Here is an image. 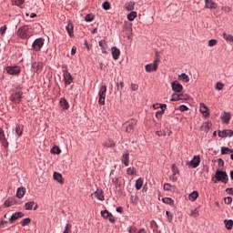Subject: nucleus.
I'll return each instance as SVG.
<instances>
[{
	"instance_id": "nucleus-8",
	"label": "nucleus",
	"mask_w": 233,
	"mask_h": 233,
	"mask_svg": "<svg viewBox=\"0 0 233 233\" xmlns=\"http://www.w3.org/2000/svg\"><path fill=\"white\" fill-rule=\"evenodd\" d=\"M21 99H23V91H16L10 96V101L13 103H21Z\"/></svg>"
},
{
	"instance_id": "nucleus-14",
	"label": "nucleus",
	"mask_w": 233,
	"mask_h": 233,
	"mask_svg": "<svg viewBox=\"0 0 233 233\" xmlns=\"http://www.w3.org/2000/svg\"><path fill=\"white\" fill-rule=\"evenodd\" d=\"M200 112L204 117H208L210 116V113L208 112V106H207L205 103H200Z\"/></svg>"
},
{
	"instance_id": "nucleus-33",
	"label": "nucleus",
	"mask_w": 233,
	"mask_h": 233,
	"mask_svg": "<svg viewBox=\"0 0 233 233\" xmlns=\"http://www.w3.org/2000/svg\"><path fill=\"white\" fill-rule=\"evenodd\" d=\"M137 190H141L142 187H143V178L139 177L137 181H136V185H135Z\"/></svg>"
},
{
	"instance_id": "nucleus-26",
	"label": "nucleus",
	"mask_w": 233,
	"mask_h": 233,
	"mask_svg": "<svg viewBox=\"0 0 233 233\" xmlns=\"http://www.w3.org/2000/svg\"><path fill=\"white\" fill-rule=\"evenodd\" d=\"M25 192H26V189L25 187H19L16 191V198L21 199V198L25 197Z\"/></svg>"
},
{
	"instance_id": "nucleus-44",
	"label": "nucleus",
	"mask_w": 233,
	"mask_h": 233,
	"mask_svg": "<svg viewBox=\"0 0 233 233\" xmlns=\"http://www.w3.org/2000/svg\"><path fill=\"white\" fill-rule=\"evenodd\" d=\"M172 172L173 176H176V174H179V168H177V166L175 164L172 165Z\"/></svg>"
},
{
	"instance_id": "nucleus-11",
	"label": "nucleus",
	"mask_w": 233,
	"mask_h": 233,
	"mask_svg": "<svg viewBox=\"0 0 233 233\" xmlns=\"http://www.w3.org/2000/svg\"><path fill=\"white\" fill-rule=\"evenodd\" d=\"M171 88L173 92H177V94L183 92V86L177 80L172 82Z\"/></svg>"
},
{
	"instance_id": "nucleus-7",
	"label": "nucleus",
	"mask_w": 233,
	"mask_h": 233,
	"mask_svg": "<svg viewBox=\"0 0 233 233\" xmlns=\"http://www.w3.org/2000/svg\"><path fill=\"white\" fill-rule=\"evenodd\" d=\"M44 45H45V41L43 40V38H37L36 40L34 41L32 45V48L33 50H35V52H39V50L43 48Z\"/></svg>"
},
{
	"instance_id": "nucleus-19",
	"label": "nucleus",
	"mask_w": 233,
	"mask_h": 233,
	"mask_svg": "<svg viewBox=\"0 0 233 233\" xmlns=\"http://www.w3.org/2000/svg\"><path fill=\"white\" fill-rule=\"evenodd\" d=\"M59 105L62 107V110H68L70 108V105L68 104V101L65 98H61L59 101Z\"/></svg>"
},
{
	"instance_id": "nucleus-30",
	"label": "nucleus",
	"mask_w": 233,
	"mask_h": 233,
	"mask_svg": "<svg viewBox=\"0 0 233 233\" xmlns=\"http://www.w3.org/2000/svg\"><path fill=\"white\" fill-rule=\"evenodd\" d=\"M222 37L225 39V41H228V43H233V35L227 34V33H223L222 34Z\"/></svg>"
},
{
	"instance_id": "nucleus-62",
	"label": "nucleus",
	"mask_w": 233,
	"mask_h": 233,
	"mask_svg": "<svg viewBox=\"0 0 233 233\" xmlns=\"http://www.w3.org/2000/svg\"><path fill=\"white\" fill-rule=\"evenodd\" d=\"M128 232H129V233H136V232H137V228H136V227H130V228H128Z\"/></svg>"
},
{
	"instance_id": "nucleus-54",
	"label": "nucleus",
	"mask_w": 233,
	"mask_h": 233,
	"mask_svg": "<svg viewBox=\"0 0 233 233\" xmlns=\"http://www.w3.org/2000/svg\"><path fill=\"white\" fill-rule=\"evenodd\" d=\"M107 219L110 221V223H116V218L112 213H110V215L107 217Z\"/></svg>"
},
{
	"instance_id": "nucleus-56",
	"label": "nucleus",
	"mask_w": 233,
	"mask_h": 233,
	"mask_svg": "<svg viewBox=\"0 0 233 233\" xmlns=\"http://www.w3.org/2000/svg\"><path fill=\"white\" fill-rule=\"evenodd\" d=\"M112 183L115 185V187H119V178L114 177L112 179Z\"/></svg>"
},
{
	"instance_id": "nucleus-35",
	"label": "nucleus",
	"mask_w": 233,
	"mask_h": 233,
	"mask_svg": "<svg viewBox=\"0 0 233 233\" xmlns=\"http://www.w3.org/2000/svg\"><path fill=\"white\" fill-rule=\"evenodd\" d=\"M221 154H222V156H225L227 154H233V150L228 148V147H221Z\"/></svg>"
},
{
	"instance_id": "nucleus-2",
	"label": "nucleus",
	"mask_w": 233,
	"mask_h": 233,
	"mask_svg": "<svg viewBox=\"0 0 233 233\" xmlns=\"http://www.w3.org/2000/svg\"><path fill=\"white\" fill-rule=\"evenodd\" d=\"M136 125H137V120L130 119L123 124L122 128L124 132H127V134H132V132H134Z\"/></svg>"
},
{
	"instance_id": "nucleus-59",
	"label": "nucleus",
	"mask_w": 233,
	"mask_h": 233,
	"mask_svg": "<svg viewBox=\"0 0 233 233\" xmlns=\"http://www.w3.org/2000/svg\"><path fill=\"white\" fill-rule=\"evenodd\" d=\"M179 110H180V112H187V110H188V107L185 105H181L179 106Z\"/></svg>"
},
{
	"instance_id": "nucleus-53",
	"label": "nucleus",
	"mask_w": 233,
	"mask_h": 233,
	"mask_svg": "<svg viewBox=\"0 0 233 233\" xmlns=\"http://www.w3.org/2000/svg\"><path fill=\"white\" fill-rule=\"evenodd\" d=\"M223 86H224V85H223V83H221V82H218V83L216 84V89H217V90H223Z\"/></svg>"
},
{
	"instance_id": "nucleus-55",
	"label": "nucleus",
	"mask_w": 233,
	"mask_h": 233,
	"mask_svg": "<svg viewBox=\"0 0 233 233\" xmlns=\"http://www.w3.org/2000/svg\"><path fill=\"white\" fill-rule=\"evenodd\" d=\"M103 8H104V10H110V3L104 2L103 3Z\"/></svg>"
},
{
	"instance_id": "nucleus-32",
	"label": "nucleus",
	"mask_w": 233,
	"mask_h": 233,
	"mask_svg": "<svg viewBox=\"0 0 233 233\" xmlns=\"http://www.w3.org/2000/svg\"><path fill=\"white\" fill-rule=\"evenodd\" d=\"M115 147H116V143H114V141H112V140H107L104 144V147L105 148H114Z\"/></svg>"
},
{
	"instance_id": "nucleus-25",
	"label": "nucleus",
	"mask_w": 233,
	"mask_h": 233,
	"mask_svg": "<svg viewBox=\"0 0 233 233\" xmlns=\"http://www.w3.org/2000/svg\"><path fill=\"white\" fill-rule=\"evenodd\" d=\"M156 134L161 137V136H172V131L170 129H166L164 131H157Z\"/></svg>"
},
{
	"instance_id": "nucleus-10",
	"label": "nucleus",
	"mask_w": 233,
	"mask_h": 233,
	"mask_svg": "<svg viewBox=\"0 0 233 233\" xmlns=\"http://www.w3.org/2000/svg\"><path fill=\"white\" fill-rule=\"evenodd\" d=\"M43 68H45V64L43 62H34L32 64V69L36 74H41V72H43Z\"/></svg>"
},
{
	"instance_id": "nucleus-51",
	"label": "nucleus",
	"mask_w": 233,
	"mask_h": 233,
	"mask_svg": "<svg viewBox=\"0 0 233 233\" xmlns=\"http://www.w3.org/2000/svg\"><path fill=\"white\" fill-rule=\"evenodd\" d=\"M166 215L167 216L169 223L172 222V219H174V215L168 211L166 212Z\"/></svg>"
},
{
	"instance_id": "nucleus-16",
	"label": "nucleus",
	"mask_w": 233,
	"mask_h": 233,
	"mask_svg": "<svg viewBox=\"0 0 233 233\" xmlns=\"http://www.w3.org/2000/svg\"><path fill=\"white\" fill-rule=\"evenodd\" d=\"M24 217H25V213L23 212L13 213V215L9 218V223H13L14 221H16V219H19V218H24Z\"/></svg>"
},
{
	"instance_id": "nucleus-13",
	"label": "nucleus",
	"mask_w": 233,
	"mask_h": 233,
	"mask_svg": "<svg viewBox=\"0 0 233 233\" xmlns=\"http://www.w3.org/2000/svg\"><path fill=\"white\" fill-rule=\"evenodd\" d=\"M64 81L66 85H72V81H74L72 75L68 71H64Z\"/></svg>"
},
{
	"instance_id": "nucleus-31",
	"label": "nucleus",
	"mask_w": 233,
	"mask_h": 233,
	"mask_svg": "<svg viewBox=\"0 0 233 233\" xmlns=\"http://www.w3.org/2000/svg\"><path fill=\"white\" fill-rule=\"evenodd\" d=\"M224 223H225V227L228 230H232V227H233V220L232 219L224 220Z\"/></svg>"
},
{
	"instance_id": "nucleus-18",
	"label": "nucleus",
	"mask_w": 233,
	"mask_h": 233,
	"mask_svg": "<svg viewBox=\"0 0 233 233\" xmlns=\"http://www.w3.org/2000/svg\"><path fill=\"white\" fill-rule=\"evenodd\" d=\"M111 53L113 56V59H115V61H117V59H119V56H121V51L117 47H112Z\"/></svg>"
},
{
	"instance_id": "nucleus-57",
	"label": "nucleus",
	"mask_w": 233,
	"mask_h": 233,
	"mask_svg": "<svg viewBox=\"0 0 233 233\" xmlns=\"http://www.w3.org/2000/svg\"><path fill=\"white\" fill-rule=\"evenodd\" d=\"M224 203H226V205H230V203H232V198L231 197H227L224 199Z\"/></svg>"
},
{
	"instance_id": "nucleus-64",
	"label": "nucleus",
	"mask_w": 233,
	"mask_h": 233,
	"mask_svg": "<svg viewBox=\"0 0 233 233\" xmlns=\"http://www.w3.org/2000/svg\"><path fill=\"white\" fill-rule=\"evenodd\" d=\"M163 114H165V112L163 111H157L156 113V117L159 118V117H162L163 116Z\"/></svg>"
},
{
	"instance_id": "nucleus-45",
	"label": "nucleus",
	"mask_w": 233,
	"mask_h": 233,
	"mask_svg": "<svg viewBox=\"0 0 233 233\" xmlns=\"http://www.w3.org/2000/svg\"><path fill=\"white\" fill-rule=\"evenodd\" d=\"M110 212L108 210L101 211L102 218H105V219H108V217L110 216Z\"/></svg>"
},
{
	"instance_id": "nucleus-1",
	"label": "nucleus",
	"mask_w": 233,
	"mask_h": 233,
	"mask_svg": "<svg viewBox=\"0 0 233 233\" xmlns=\"http://www.w3.org/2000/svg\"><path fill=\"white\" fill-rule=\"evenodd\" d=\"M16 35L20 37L21 39H28L29 37H32V28H30V25H24L22 27H19Z\"/></svg>"
},
{
	"instance_id": "nucleus-61",
	"label": "nucleus",
	"mask_w": 233,
	"mask_h": 233,
	"mask_svg": "<svg viewBox=\"0 0 233 233\" xmlns=\"http://www.w3.org/2000/svg\"><path fill=\"white\" fill-rule=\"evenodd\" d=\"M6 25H4L0 28V34L1 35H5V32H6Z\"/></svg>"
},
{
	"instance_id": "nucleus-3",
	"label": "nucleus",
	"mask_w": 233,
	"mask_h": 233,
	"mask_svg": "<svg viewBox=\"0 0 233 233\" xmlns=\"http://www.w3.org/2000/svg\"><path fill=\"white\" fill-rule=\"evenodd\" d=\"M216 177L218 181H221L225 184L228 183V175H227V172L225 171L218 170L216 172Z\"/></svg>"
},
{
	"instance_id": "nucleus-46",
	"label": "nucleus",
	"mask_w": 233,
	"mask_h": 233,
	"mask_svg": "<svg viewBox=\"0 0 233 233\" xmlns=\"http://www.w3.org/2000/svg\"><path fill=\"white\" fill-rule=\"evenodd\" d=\"M71 232H72V225L66 224V226L65 227L64 233H71Z\"/></svg>"
},
{
	"instance_id": "nucleus-34",
	"label": "nucleus",
	"mask_w": 233,
	"mask_h": 233,
	"mask_svg": "<svg viewBox=\"0 0 233 233\" xmlns=\"http://www.w3.org/2000/svg\"><path fill=\"white\" fill-rule=\"evenodd\" d=\"M163 203H165L166 205H170V207H174V199L170 198H164L162 199Z\"/></svg>"
},
{
	"instance_id": "nucleus-41",
	"label": "nucleus",
	"mask_w": 233,
	"mask_h": 233,
	"mask_svg": "<svg viewBox=\"0 0 233 233\" xmlns=\"http://www.w3.org/2000/svg\"><path fill=\"white\" fill-rule=\"evenodd\" d=\"M31 221L32 220L30 218H25L20 223L22 227H26V225H30Z\"/></svg>"
},
{
	"instance_id": "nucleus-36",
	"label": "nucleus",
	"mask_w": 233,
	"mask_h": 233,
	"mask_svg": "<svg viewBox=\"0 0 233 233\" xmlns=\"http://www.w3.org/2000/svg\"><path fill=\"white\" fill-rule=\"evenodd\" d=\"M137 17V13L132 11L130 14L127 15L128 21H134L135 18Z\"/></svg>"
},
{
	"instance_id": "nucleus-4",
	"label": "nucleus",
	"mask_w": 233,
	"mask_h": 233,
	"mask_svg": "<svg viewBox=\"0 0 233 233\" xmlns=\"http://www.w3.org/2000/svg\"><path fill=\"white\" fill-rule=\"evenodd\" d=\"M157 66H159V57L157 56L153 64L146 66V72H156V70H157Z\"/></svg>"
},
{
	"instance_id": "nucleus-48",
	"label": "nucleus",
	"mask_w": 233,
	"mask_h": 233,
	"mask_svg": "<svg viewBox=\"0 0 233 233\" xmlns=\"http://www.w3.org/2000/svg\"><path fill=\"white\" fill-rule=\"evenodd\" d=\"M25 3V0H13V5H15V6H21Z\"/></svg>"
},
{
	"instance_id": "nucleus-21",
	"label": "nucleus",
	"mask_w": 233,
	"mask_h": 233,
	"mask_svg": "<svg viewBox=\"0 0 233 233\" xmlns=\"http://www.w3.org/2000/svg\"><path fill=\"white\" fill-rule=\"evenodd\" d=\"M94 195L99 199V201H105V195L103 194V189H96Z\"/></svg>"
},
{
	"instance_id": "nucleus-5",
	"label": "nucleus",
	"mask_w": 233,
	"mask_h": 233,
	"mask_svg": "<svg viewBox=\"0 0 233 233\" xmlns=\"http://www.w3.org/2000/svg\"><path fill=\"white\" fill-rule=\"evenodd\" d=\"M98 104L105 105V97H106V86H102L98 92Z\"/></svg>"
},
{
	"instance_id": "nucleus-23",
	"label": "nucleus",
	"mask_w": 233,
	"mask_h": 233,
	"mask_svg": "<svg viewBox=\"0 0 233 233\" xmlns=\"http://www.w3.org/2000/svg\"><path fill=\"white\" fill-rule=\"evenodd\" d=\"M66 32L70 37H74V25L72 23H68L66 26Z\"/></svg>"
},
{
	"instance_id": "nucleus-49",
	"label": "nucleus",
	"mask_w": 233,
	"mask_h": 233,
	"mask_svg": "<svg viewBox=\"0 0 233 233\" xmlns=\"http://www.w3.org/2000/svg\"><path fill=\"white\" fill-rule=\"evenodd\" d=\"M172 188H174V186H172L168 183L164 184V190L168 191V190H172Z\"/></svg>"
},
{
	"instance_id": "nucleus-28",
	"label": "nucleus",
	"mask_w": 233,
	"mask_h": 233,
	"mask_svg": "<svg viewBox=\"0 0 233 233\" xmlns=\"http://www.w3.org/2000/svg\"><path fill=\"white\" fill-rule=\"evenodd\" d=\"M178 79L180 81H184V83H188L190 81V77L188 75L182 73L181 75L178 76Z\"/></svg>"
},
{
	"instance_id": "nucleus-9",
	"label": "nucleus",
	"mask_w": 233,
	"mask_h": 233,
	"mask_svg": "<svg viewBox=\"0 0 233 233\" xmlns=\"http://www.w3.org/2000/svg\"><path fill=\"white\" fill-rule=\"evenodd\" d=\"M201 163V157L195 156L191 161L187 162V165L191 167V168H198Z\"/></svg>"
},
{
	"instance_id": "nucleus-24",
	"label": "nucleus",
	"mask_w": 233,
	"mask_h": 233,
	"mask_svg": "<svg viewBox=\"0 0 233 233\" xmlns=\"http://www.w3.org/2000/svg\"><path fill=\"white\" fill-rule=\"evenodd\" d=\"M129 159H130V157H129L128 153H126L122 156L121 161H122L123 165H125V167H128Z\"/></svg>"
},
{
	"instance_id": "nucleus-47",
	"label": "nucleus",
	"mask_w": 233,
	"mask_h": 233,
	"mask_svg": "<svg viewBox=\"0 0 233 233\" xmlns=\"http://www.w3.org/2000/svg\"><path fill=\"white\" fill-rule=\"evenodd\" d=\"M15 132H16L17 136H22V134H23V126H17L16 129H15Z\"/></svg>"
},
{
	"instance_id": "nucleus-63",
	"label": "nucleus",
	"mask_w": 233,
	"mask_h": 233,
	"mask_svg": "<svg viewBox=\"0 0 233 233\" xmlns=\"http://www.w3.org/2000/svg\"><path fill=\"white\" fill-rule=\"evenodd\" d=\"M99 46H101V48H105V46H106V42L105 40H101L98 43Z\"/></svg>"
},
{
	"instance_id": "nucleus-15",
	"label": "nucleus",
	"mask_w": 233,
	"mask_h": 233,
	"mask_svg": "<svg viewBox=\"0 0 233 233\" xmlns=\"http://www.w3.org/2000/svg\"><path fill=\"white\" fill-rule=\"evenodd\" d=\"M232 136H233V131L230 129L228 130L225 129L218 132L219 137H232Z\"/></svg>"
},
{
	"instance_id": "nucleus-50",
	"label": "nucleus",
	"mask_w": 233,
	"mask_h": 233,
	"mask_svg": "<svg viewBox=\"0 0 233 233\" xmlns=\"http://www.w3.org/2000/svg\"><path fill=\"white\" fill-rule=\"evenodd\" d=\"M216 45H218V40L211 39L208 41V46L212 47V46H216Z\"/></svg>"
},
{
	"instance_id": "nucleus-40",
	"label": "nucleus",
	"mask_w": 233,
	"mask_h": 233,
	"mask_svg": "<svg viewBox=\"0 0 233 233\" xmlns=\"http://www.w3.org/2000/svg\"><path fill=\"white\" fill-rule=\"evenodd\" d=\"M128 176H134L136 174V167H128L127 170Z\"/></svg>"
},
{
	"instance_id": "nucleus-29",
	"label": "nucleus",
	"mask_w": 233,
	"mask_h": 233,
	"mask_svg": "<svg viewBox=\"0 0 233 233\" xmlns=\"http://www.w3.org/2000/svg\"><path fill=\"white\" fill-rule=\"evenodd\" d=\"M198 197L199 193H198V191H193L191 194H189L188 199L189 201H196Z\"/></svg>"
},
{
	"instance_id": "nucleus-43",
	"label": "nucleus",
	"mask_w": 233,
	"mask_h": 233,
	"mask_svg": "<svg viewBox=\"0 0 233 233\" xmlns=\"http://www.w3.org/2000/svg\"><path fill=\"white\" fill-rule=\"evenodd\" d=\"M171 101H181L180 94H173Z\"/></svg>"
},
{
	"instance_id": "nucleus-17",
	"label": "nucleus",
	"mask_w": 233,
	"mask_h": 233,
	"mask_svg": "<svg viewBox=\"0 0 233 233\" xmlns=\"http://www.w3.org/2000/svg\"><path fill=\"white\" fill-rule=\"evenodd\" d=\"M34 205H35V207H34ZM38 208H39V206L37 204H35V202H34V201L27 202L25 204V210H32V208H34V210H37Z\"/></svg>"
},
{
	"instance_id": "nucleus-22",
	"label": "nucleus",
	"mask_w": 233,
	"mask_h": 233,
	"mask_svg": "<svg viewBox=\"0 0 233 233\" xmlns=\"http://www.w3.org/2000/svg\"><path fill=\"white\" fill-rule=\"evenodd\" d=\"M53 177L56 181L59 182L60 185H63V183H65V180H63V175H61V173L55 172Z\"/></svg>"
},
{
	"instance_id": "nucleus-20",
	"label": "nucleus",
	"mask_w": 233,
	"mask_h": 233,
	"mask_svg": "<svg viewBox=\"0 0 233 233\" xmlns=\"http://www.w3.org/2000/svg\"><path fill=\"white\" fill-rule=\"evenodd\" d=\"M206 8L214 9L218 8V5L212 0H205Z\"/></svg>"
},
{
	"instance_id": "nucleus-37",
	"label": "nucleus",
	"mask_w": 233,
	"mask_h": 233,
	"mask_svg": "<svg viewBox=\"0 0 233 233\" xmlns=\"http://www.w3.org/2000/svg\"><path fill=\"white\" fill-rule=\"evenodd\" d=\"M191 218H198L199 216V208L193 209L190 213Z\"/></svg>"
},
{
	"instance_id": "nucleus-42",
	"label": "nucleus",
	"mask_w": 233,
	"mask_h": 233,
	"mask_svg": "<svg viewBox=\"0 0 233 233\" xmlns=\"http://www.w3.org/2000/svg\"><path fill=\"white\" fill-rule=\"evenodd\" d=\"M190 99V96L187 94H180V101H188Z\"/></svg>"
},
{
	"instance_id": "nucleus-39",
	"label": "nucleus",
	"mask_w": 233,
	"mask_h": 233,
	"mask_svg": "<svg viewBox=\"0 0 233 233\" xmlns=\"http://www.w3.org/2000/svg\"><path fill=\"white\" fill-rule=\"evenodd\" d=\"M85 21H86V23H92V21H94V15L92 14L86 15L85 17Z\"/></svg>"
},
{
	"instance_id": "nucleus-58",
	"label": "nucleus",
	"mask_w": 233,
	"mask_h": 233,
	"mask_svg": "<svg viewBox=\"0 0 233 233\" xmlns=\"http://www.w3.org/2000/svg\"><path fill=\"white\" fill-rule=\"evenodd\" d=\"M203 127H205L206 130H210V127H212V123L206 122L204 123Z\"/></svg>"
},
{
	"instance_id": "nucleus-6",
	"label": "nucleus",
	"mask_w": 233,
	"mask_h": 233,
	"mask_svg": "<svg viewBox=\"0 0 233 233\" xmlns=\"http://www.w3.org/2000/svg\"><path fill=\"white\" fill-rule=\"evenodd\" d=\"M5 71L10 76H17V75L21 74V67H19L17 66H9L5 67Z\"/></svg>"
},
{
	"instance_id": "nucleus-27",
	"label": "nucleus",
	"mask_w": 233,
	"mask_h": 233,
	"mask_svg": "<svg viewBox=\"0 0 233 233\" xmlns=\"http://www.w3.org/2000/svg\"><path fill=\"white\" fill-rule=\"evenodd\" d=\"M230 119H232V115H230V113L225 112L222 115V121H223V123H228V121H230Z\"/></svg>"
},
{
	"instance_id": "nucleus-38",
	"label": "nucleus",
	"mask_w": 233,
	"mask_h": 233,
	"mask_svg": "<svg viewBox=\"0 0 233 233\" xmlns=\"http://www.w3.org/2000/svg\"><path fill=\"white\" fill-rule=\"evenodd\" d=\"M51 154H61V148L59 147L55 146L51 149Z\"/></svg>"
},
{
	"instance_id": "nucleus-12",
	"label": "nucleus",
	"mask_w": 233,
	"mask_h": 233,
	"mask_svg": "<svg viewBox=\"0 0 233 233\" xmlns=\"http://www.w3.org/2000/svg\"><path fill=\"white\" fill-rule=\"evenodd\" d=\"M0 141L5 148H8V140H6V137H5V131L2 128H0Z\"/></svg>"
},
{
	"instance_id": "nucleus-60",
	"label": "nucleus",
	"mask_w": 233,
	"mask_h": 233,
	"mask_svg": "<svg viewBox=\"0 0 233 233\" xmlns=\"http://www.w3.org/2000/svg\"><path fill=\"white\" fill-rule=\"evenodd\" d=\"M139 88V86L137 84H131V90L133 92H136Z\"/></svg>"
},
{
	"instance_id": "nucleus-52",
	"label": "nucleus",
	"mask_w": 233,
	"mask_h": 233,
	"mask_svg": "<svg viewBox=\"0 0 233 233\" xmlns=\"http://www.w3.org/2000/svg\"><path fill=\"white\" fill-rule=\"evenodd\" d=\"M125 84L123 82H119L116 84V90L121 91L122 88H124Z\"/></svg>"
}]
</instances>
